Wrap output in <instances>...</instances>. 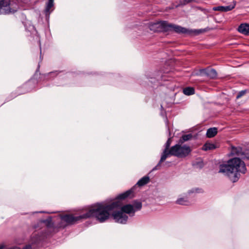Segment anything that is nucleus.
<instances>
[{"instance_id": "f257e3e1", "label": "nucleus", "mask_w": 249, "mask_h": 249, "mask_svg": "<svg viewBox=\"0 0 249 249\" xmlns=\"http://www.w3.org/2000/svg\"><path fill=\"white\" fill-rule=\"evenodd\" d=\"M121 206V203L118 201H113L110 204L97 203L92 205L85 213L86 219L93 217L100 223L104 222L112 216L110 212Z\"/></svg>"}, {"instance_id": "f03ea898", "label": "nucleus", "mask_w": 249, "mask_h": 249, "mask_svg": "<svg viewBox=\"0 0 249 249\" xmlns=\"http://www.w3.org/2000/svg\"><path fill=\"white\" fill-rule=\"evenodd\" d=\"M246 171V165L243 161L238 158L230 160L227 164L220 165L219 172L228 176L230 180L235 182L240 178V173L245 174Z\"/></svg>"}, {"instance_id": "7ed1b4c3", "label": "nucleus", "mask_w": 249, "mask_h": 249, "mask_svg": "<svg viewBox=\"0 0 249 249\" xmlns=\"http://www.w3.org/2000/svg\"><path fill=\"white\" fill-rule=\"evenodd\" d=\"M149 28L151 30H153L154 32L159 31V30L157 28H160L164 32H174L178 34L181 33L188 35L193 33L195 35H198L204 31V30L203 29L189 30L180 26L169 23L166 21L152 23L150 25Z\"/></svg>"}, {"instance_id": "20e7f679", "label": "nucleus", "mask_w": 249, "mask_h": 249, "mask_svg": "<svg viewBox=\"0 0 249 249\" xmlns=\"http://www.w3.org/2000/svg\"><path fill=\"white\" fill-rule=\"evenodd\" d=\"M120 208H121V211H114L112 213V217L116 222L124 224L128 219L126 214H133V215L135 213L134 208L131 204L122 205Z\"/></svg>"}, {"instance_id": "39448f33", "label": "nucleus", "mask_w": 249, "mask_h": 249, "mask_svg": "<svg viewBox=\"0 0 249 249\" xmlns=\"http://www.w3.org/2000/svg\"><path fill=\"white\" fill-rule=\"evenodd\" d=\"M192 152L191 147L186 144L181 145L179 143L172 146L170 149V155L176 156L178 158H184L189 156Z\"/></svg>"}, {"instance_id": "423d86ee", "label": "nucleus", "mask_w": 249, "mask_h": 249, "mask_svg": "<svg viewBox=\"0 0 249 249\" xmlns=\"http://www.w3.org/2000/svg\"><path fill=\"white\" fill-rule=\"evenodd\" d=\"M18 9L16 3H11L10 0H0V15L14 13Z\"/></svg>"}, {"instance_id": "0eeeda50", "label": "nucleus", "mask_w": 249, "mask_h": 249, "mask_svg": "<svg viewBox=\"0 0 249 249\" xmlns=\"http://www.w3.org/2000/svg\"><path fill=\"white\" fill-rule=\"evenodd\" d=\"M37 80L35 78H32L27 82L19 87L17 90V94L20 95L31 92L36 89L37 85Z\"/></svg>"}, {"instance_id": "6e6552de", "label": "nucleus", "mask_w": 249, "mask_h": 249, "mask_svg": "<svg viewBox=\"0 0 249 249\" xmlns=\"http://www.w3.org/2000/svg\"><path fill=\"white\" fill-rule=\"evenodd\" d=\"M86 217L85 213L77 216H75L73 214H67L61 216V219L62 222L66 223L65 225L63 226L64 228L67 226L77 223L83 219H86V217Z\"/></svg>"}, {"instance_id": "1a4fd4ad", "label": "nucleus", "mask_w": 249, "mask_h": 249, "mask_svg": "<svg viewBox=\"0 0 249 249\" xmlns=\"http://www.w3.org/2000/svg\"><path fill=\"white\" fill-rule=\"evenodd\" d=\"M171 143V138H169L167 142H166L165 144V149L163 151V153L161 155L160 160L157 165V166L160 164L161 162H163L164 160H166V159L169 157L170 155V153H169L170 151V146Z\"/></svg>"}, {"instance_id": "9d476101", "label": "nucleus", "mask_w": 249, "mask_h": 249, "mask_svg": "<svg viewBox=\"0 0 249 249\" xmlns=\"http://www.w3.org/2000/svg\"><path fill=\"white\" fill-rule=\"evenodd\" d=\"M236 2L235 1H233L231 4L228 6H215L213 8V10L215 11H221V12H228L234 9L236 6Z\"/></svg>"}, {"instance_id": "9b49d317", "label": "nucleus", "mask_w": 249, "mask_h": 249, "mask_svg": "<svg viewBox=\"0 0 249 249\" xmlns=\"http://www.w3.org/2000/svg\"><path fill=\"white\" fill-rule=\"evenodd\" d=\"M133 197V190L132 189H129L126 192L122 193L119 195L117 197V200L115 201H118L121 203V206L122 205V203L121 202V200H124L127 198H132Z\"/></svg>"}, {"instance_id": "f8f14e48", "label": "nucleus", "mask_w": 249, "mask_h": 249, "mask_svg": "<svg viewBox=\"0 0 249 249\" xmlns=\"http://www.w3.org/2000/svg\"><path fill=\"white\" fill-rule=\"evenodd\" d=\"M60 72L59 71H55L41 75V78L47 81L53 79Z\"/></svg>"}, {"instance_id": "ddd939ff", "label": "nucleus", "mask_w": 249, "mask_h": 249, "mask_svg": "<svg viewBox=\"0 0 249 249\" xmlns=\"http://www.w3.org/2000/svg\"><path fill=\"white\" fill-rule=\"evenodd\" d=\"M201 71L211 79L216 78L217 76L216 71L213 69H203Z\"/></svg>"}, {"instance_id": "4468645a", "label": "nucleus", "mask_w": 249, "mask_h": 249, "mask_svg": "<svg viewBox=\"0 0 249 249\" xmlns=\"http://www.w3.org/2000/svg\"><path fill=\"white\" fill-rule=\"evenodd\" d=\"M238 31L240 33L245 35H249V24L247 23L241 24L238 28Z\"/></svg>"}, {"instance_id": "2eb2a0df", "label": "nucleus", "mask_w": 249, "mask_h": 249, "mask_svg": "<svg viewBox=\"0 0 249 249\" xmlns=\"http://www.w3.org/2000/svg\"><path fill=\"white\" fill-rule=\"evenodd\" d=\"M217 133V129L216 127L209 128L206 132V136L208 138H211L214 137Z\"/></svg>"}, {"instance_id": "dca6fc26", "label": "nucleus", "mask_w": 249, "mask_h": 249, "mask_svg": "<svg viewBox=\"0 0 249 249\" xmlns=\"http://www.w3.org/2000/svg\"><path fill=\"white\" fill-rule=\"evenodd\" d=\"M217 148V146L213 143L206 142L203 146L202 149L204 151L213 150Z\"/></svg>"}, {"instance_id": "f3484780", "label": "nucleus", "mask_w": 249, "mask_h": 249, "mask_svg": "<svg viewBox=\"0 0 249 249\" xmlns=\"http://www.w3.org/2000/svg\"><path fill=\"white\" fill-rule=\"evenodd\" d=\"M149 181V178L148 176H144L141 178L137 183V185L139 186H142L147 183H148Z\"/></svg>"}, {"instance_id": "a211bd4d", "label": "nucleus", "mask_w": 249, "mask_h": 249, "mask_svg": "<svg viewBox=\"0 0 249 249\" xmlns=\"http://www.w3.org/2000/svg\"><path fill=\"white\" fill-rule=\"evenodd\" d=\"M183 92L185 95H191L195 93V89L191 87H186L183 89Z\"/></svg>"}, {"instance_id": "6ab92c4d", "label": "nucleus", "mask_w": 249, "mask_h": 249, "mask_svg": "<svg viewBox=\"0 0 249 249\" xmlns=\"http://www.w3.org/2000/svg\"><path fill=\"white\" fill-rule=\"evenodd\" d=\"M53 6V0H49L47 3L45 13L46 14H50V9Z\"/></svg>"}, {"instance_id": "aec40b11", "label": "nucleus", "mask_w": 249, "mask_h": 249, "mask_svg": "<svg viewBox=\"0 0 249 249\" xmlns=\"http://www.w3.org/2000/svg\"><path fill=\"white\" fill-rule=\"evenodd\" d=\"M176 203L178 204L182 205H188L189 202L187 199L184 198H179L176 201Z\"/></svg>"}, {"instance_id": "412c9836", "label": "nucleus", "mask_w": 249, "mask_h": 249, "mask_svg": "<svg viewBox=\"0 0 249 249\" xmlns=\"http://www.w3.org/2000/svg\"><path fill=\"white\" fill-rule=\"evenodd\" d=\"M192 138V135L191 134L183 135L180 138L179 142L183 143L184 142L190 140Z\"/></svg>"}, {"instance_id": "4be33fe9", "label": "nucleus", "mask_w": 249, "mask_h": 249, "mask_svg": "<svg viewBox=\"0 0 249 249\" xmlns=\"http://www.w3.org/2000/svg\"><path fill=\"white\" fill-rule=\"evenodd\" d=\"M241 151V148L240 147H232L231 154L232 155H239Z\"/></svg>"}, {"instance_id": "5701e85b", "label": "nucleus", "mask_w": 249, "mask_h": 249, "mask_svg": "<svg viewBox=\"0 0 249 249\" xmlns=\"http://www.w3.org/2000/svg\"><path fill=\"white\" fill-rule=\"evenodd\" d=\"M133 207L134 208L135 212L140 210L142 207V202L139 201L135 202Z\"/></svg>"}, {"instance_id": "b1692460", "label": "nucleus", "mask_w": 249, "mask_h": 249, "mask_svg": "<svg viewBox=\"0 0 249 249\" xmlns=\"http://www.w3.org/2000/svg\"><path fill=\"white\" fill-rule=\"evenodd\" d=\"M196 0H180L179 5H185L192 2H196Z\"/></svg>"}, {"instance_id": "393cba45", "label": "nucleus", "mask_w": 249, "mask_h": 249, "mask_svg": "<svg viewBox=\"0 0 249 249\" xmlns=\"http://www.w3.org/2000/svg\"><path fill=\"white\" fill-rule=\"evenodd\" d=\"M203 191L202 189L199 188H196L192 189L188 191V194H190L194 193H202Z\"/></svg>"}, {"instance_id": "a878e982", "label": "nucleus", "mask_w": 249, "mask_h": 249, "mask_svg": "<svg viewBox=\"0 0 249 249\" xmlns=\"http://www.w3.org/2000/svg\"><path fill=\"white\" fill-rule=\"evenodd\" d=\"M248 90L247 89L243 90L241 91H240L237 94L236 96V99H239L243 96H244L247 92Z\"/></svg>"}, {"instance_id": "bb28decb", "label": "nucleus", "mask_w": 249, "mask_h": 249, "mask_svg": "<svg viewBox=\"0 0 249 249\" xmlns=\"http://www.w3.org/2000/svg\"><path fill=\"white\" fill-rule=\"evenodd\" d=\"M39 68H40V65H39V64H38V66H37V69L36 70V73H37L39 71Z\"/></svg>"}, {"instance_id": "cd10ccee", "label": "nucleus", "mask_w": 249, "mask_h": 249, "mask_svg": "<svg viewBox=\"0 0 249 249\" xmlns=\"http://www.w3.org/2000/svg\"><path fill=\"white\" fill-rule=\"evenodd\" d=\"M40 61L42 60V56H41V51H40Z\"/></svg>"}, {"instance_id": "c85d7f7f", "label": "nucleus", "mask_w": 249, "mask_h": 249, "mask_svg": "<svg viewBox=\"0 0 249 249\" xmlns=\"http://www.w3.org/2000/svg\"><path fill=\"white\" fill-rule=\"evenodd\" d=\"M248 158H249V156L248 157Z\"/></svg>"}, {"instance_id": "c756f323", "label": "nucleus", "mask_w": 249, "mask_h": 249, "mask_svg": "<svg viewBox=\"0 0 249 249\" xmlns=\"http://www.w3.org/2000/svg\"><path fill=\"white\" fill-rule=\"evenodd\" d=\"M0 249H2V248H0Z\"/></svg>"}]
</instances>
